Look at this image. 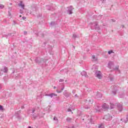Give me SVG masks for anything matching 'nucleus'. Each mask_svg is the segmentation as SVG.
Here are the masks:
<instances>
[{"label":"nucleus","mask_w":128,"mask_h":128,"mask_svg":"<svg viewBox=\"0 0 128 128\" xmlns=\"http://www.w3.org/2000/svg\"><path fill=\"white\" fill-rule=\"evenodd\" d=\"M47 10H52V7L48 8Z\"/></svg>","instance_id":"obj_38"},{"label":"nucleus","mask_w":128,"mask_h":128,"mask_svg":"<svg viewBox=\"0 0 128 128\" xmlns=\"http://www.w3.org/2000/svg\"><path fill=\"white\" fill-rule=\"evenodd\" d=\"M68 128H74V125H72L71 126H69Z\"/></svg>","instance_id":"obj_30"},{"label":"nucleus","mask_w":128,"mask_h":128,"mask_svg":"<svg viewBox=\"0 0 128 128\" xmlns=\"http://www.w3.org/2000/svg\"><path fill=\"white\" fill-rule=\"evenodd\" d=\"M114 66V62H110L108 63V68H109L110 70H118V68H120L119 66H116V67Z\"/></svg>","instance_id":"obj_2"},{"label":"nucleus","mask_w":128,"mask_h":128,"mask_svg":"<svg viewBox=\"0 0 128 128\" xmlns=\"http://www.w3.org/2000/svg\"><path fill=\"white\" fill-rule=\"evenodd\" d=\"M50 6H47V8H48Z\"/></svg>","instance_id":"obj_56"},{"label":"nucleus","mask_w":128,"mask_h":128,"mask_svg":"<svg viewBox=\"0 0 128 128\" xmlns=\"http://www.w3.org/2000/svg\"><path fill=\"white\" fill-rule=\"evenodd\" d=\"M54 88H56V86H54Z\"/></svg>","instance_id":"obj_53"},{"label":"nucleus","mask_w":128,"mask_h":128,"mask_svg":"<svg viewBox=\"0 0 128 128\" xmlns=\"http://www.w3.org/2000/svg\"><path fill=\"white\" fill-rule=\"evenodd\" d=\"M92 60H94L96 58V56H94V55H92Z\"/></svg>","instance_id":"obj_37"},{"label":"nucleus","mask_w":128,"mask_h":128,"mask_svg":"<svg viewBox=\"0 0 128 128\" xmlns=\"http://www.w3.org/2000/svg\"><path fill=\"white\" fill-rule=\"evenodd\" d=\"M73 94H76V90H73L72 92Z\"/></svg>","instance_id":"obj_41"},{"label":"nucleus","mask_w":128,"mask_h":128,"mask_svg":"<svg viewBox=\"0 0 128 128\" xmlns=\"http://www.w3.org/2000/svg\"><path fill=\"white\" fill-rule=\"evenodd\" d=\"M106 0H100L101 2H102V4H104V2H106Z\"/></svg>","instance_id":"obj_35"},{"label":"nucleus","mask_w":128,"mask_h":128,"mask_svg":"<svg viewBox=\"0 0 128 128\" xmlns=\"http://www.w3.org/2000/svg\"><path fill=\"white\" fill-rule=\"evenodd\" d=\"M114 124L115 126H117L118 124H120V122L118 121V119H116V120H114Z\"/></svg>","instance_id":"obj_15"},{"label":"nucleus","mask_w":128,"mask_h":128,"mask_svg":"<svg viewBox=\"0 0 128 128\" xmlns=\"http://www.w3.org/2000/svg\"><path fill=\"white\" fill-rule=\"evenodd\" d=\"M114 51H112V50L108 52V54H114Z\"/></svg>","instance_id":"obj_27"},{"label":"nucleus","mask_w":128,"mask_h":128,"mask_svg":"<svg viewBox=\"0 0 128 128\" xmlns=\"http://www.w3.org/2000/svg\"><path fill=\"white\" fill-rule=\"evenodd\" d=\"M64 96L66 98H68V96H70V93H68V92H66V90H65L64 92Z\"/></svg>","instance_id":"obj_8"},{"label":"nucleus","mask_w":128,"mask_h":128,"mask_svg":"<svg viewBox=\"0 0 128 128\" xmlns=\"http://www.w3.org/2000/svg\"><path fill=\"white\" fill-rule=\"evenodd\" d=\"M22 20H26V16H22Z\"/></svg>","instance_id":"obj_39"},{"label":"nucleus","mask_w":128,"mask_h":128,"mask_svg":"<svg viewBox=\"0 0 128 128\" xmlns=\"http://www.w3.org/2000/svg\"><path fill=\"white\" fill-rule=\"evenodd\" d=\"M85 108H86V110H88V108H90V107L86 106V107H85Z\"/></svg>","instance_id":"obj_46"},{"label":"nucleus","mask_w":128,"mask_h":128,"mask_svg":"<svg viewBox=\"0 0 128 128\" xmlns=\"http://www.w3.org/2000/svg\"><path fill=\"white\" fill-rule=\"evenodd\" d=\"M112 94L114 96H116V90L112 91Z\"/></svg>","instance_id":"obj_25"},{"label":"nucleus","mask_w":128,"mask_h":128,"mask_svg":"<svg viewBox=\"0 0 128 128\" xmlns=\"http://www.w3.org/2000/svg\"><path fill=\"white\" fill-rule=\"evenodd\" d=\"M73 48L74 49L76 48V46H73Z\"/></svg>","instance_id":"obj_51"},{"label":"nucleus","mask_w":128,"mask_h":128,"mask_svg":"<svg viewBox=\"0 0 128 128\" xmlns=\"http://www.w3.org/2000/svg\"><path fill=\"white\" fill-rule=\"evenodd\" d=\"M54 120H56L57 122H58V120L56 118V117L54 116L53 118Z\"/></svg>","instance_id":"obj_28"},{"label":"nucleus","mask_w":128,"mask_h":128,"mask_svg":"<svg viewBox=\"0 0 128 128\" xmlns=\"http://www.w3.org/2000/svg\"><path fill=\"white\" fill-rule=\"evenodd\" d=\"M46 96H50L51 98H54V96H56L58 94L54 93H51L50 94H46Z\"/></svg>","instance_id":"obj_7"},{"label":"nucleus","mask_w":128,"mask_h":128,"mask_svg":"<svg viewBox=\"0 0 128 128\" xmlns=\"http://www.w3.org/2000/svg\"><path fill=\"white\" fill-rule=\"evenodd\" d=\"M20 14H24V11L22 10H20Z\"/></svg>","instance_id":"obj_36"},{"label":"nucleus","mask_w":128,"mask_h":128,"mask_svg":"<svg viewBox=\"0 0 128 128\" xmlns=\"http://www.w3.org/2000/svg\"><path fill=\"white\" fill-rule=\"evenodd\" d=\"M65 82H67V80H66Z\"/></svg>","instance_id":"obj_58"},{"label":"nucleus","mask_w":128,"mask_h":128,"mask_svg":"<svg viewBox=\"0 0 128 128\" xmlns=\"http://www.w3.org/2000/svg\"><path fill=\"white\" fill-rule=\"evenodd\" d=\"M110 109L112 110V108H114V104H111L110 106Z\"/></svg>","instance_id":"obj_23"},{"label":"nucleus","mask_w":128,"mask_h":128,"mask_svg":"<svg viewBox=\"0 0 128 128\" xmlns=\"http://www.w3.org/2000/svg\"><path fill=\"white\" fill-rule=\"evenodd\" d=\"M104 118L106 120H111L112 118V116L110 114H108L104 116Z\"/></svg>","instance_id":"obj_5"},{"label":"nucleus","mask_w":128,"mask_h":128,"mask_svg":"<svg viewBox=\"0 0 128 128\" xmlns=\"http://www.w3.org/2000/svg\"><path fill=\"white\" fill-rule=\"evenodd\" d=\"M98 128H104V124H101L98 126Z\"/></svg>","instance_id":"obj_24"},{"label":"nucleus","mask_w":128,"mask_h":128,"mask_svg":"<svg viewBox=\"0 0 128 128\" xmlns=\"http://www.w3.org/2000/svg\"><path fill=\"white\" fill-rule=\"evenodd\" d=\"M54 24V22H51L50 24Z\"/></svg>","instance_id":"obj_49"},{"label":"nucleus","mask_w":128,"mask_h":128,"mask_svg":"<svg viewBox=\"0 0 128 128\" xmlns=\"http://www.w3.org/2000/svg\"><path fill=\"white\" fill-rule=\"evenodd\" d=\"M10 6H12V4L10 3Z\"/></svg>","instance_id":"obj_50"},{"label":"nucleus","mask_w":128,"mask_h":128,"mask_svg":"<svg viewBox=\"0 0 128 128\" xmlns=\"http://www.w3.org/2000/svg\"><path fill=\"white\" fill-rule=\"evenodd\" d=\"M68 112H72V109L68 108Z\"/></svg>","instance_id":"obj_45"},{"label":"nucleus","mask_w":128,"mask_h":128,"mask_svg":"<svg viewBox=\"0 0 128 128\" xmlns=\"http://www.w3.org/2000/svg\"><path fill=\"white\" fill-rule=\"evenodd\" d=\"M4 8V6L2 5V4H0V8L2 10Z\"/></svg>","instance_id":"obj_26"},{"label":"nucleus","mask_w":128,"mask_h":128,"mask_svg":"<svg viewBox=\"0 0 128 128\" xmlns=\"http://www.w3.org/2000/svg\"><path fill=\"white\" fill-rule=\"evenodd\" d=\"M44 44H46V42H44Z\"/></svg>","instance_id":"obj_57"},{"label":"nucleus","mask_w":128,"mask_h":128,"mask_svg":"<svg viewBox=\"0 0 128 128\" xmlns=\"http://www.w3.org/2000/svg\"><path fill=\"white\" fill-rule=\"evenodd\" d=\"M90 24L91 26L92 30H100V25H98V21H96L93 22H90Z\"/></svg>","instance_id":"obj_1"},{"label":"nucleus","mask_w":128,"mask_h":128,"mask_svg":"<svg viewBox=\"0 0 128 128\" xmlns=\"http://www.w3.org/2000/svg\"><path fill=\"white\" fill-rule=\"evenodd\" d=\"M21 108L22 109V108H24V106H21Z\"/></svg>","instance_id":"obj_47"},{"label":"nucleus","mask_w":128,"mask_h":128,"mask_svg":"<svg viewBox=\"0 0 128 128\" xmlns=\"http://www.w3.org/2000/svg\"><path fill=\"white\" fill-rule=\"evenodd\" d=\"M120 120H121V121L122 120V118H121V119H120Z\"/></svg>","instance_id":"obj_55"},{"label":"nucleus","mask_w":128,"mask_h":128,"mask_svg":"<svg viewBox=\"0 0 128 128\" xmlns=\"http://www.w3.org/2000/svg\"><path fill=\"white\" fill-rule=\"evenodd\" d=\"M117 108L120 112H122V104H118L117 105Z\"/></svg>","instance_id":"obj_11"},{"label":"nucleus","mask_w":128,"mask_h":128,"mask_svg":"<svg viewBox=\"0 0 128 128\" xmlns=\"http://www.w3.org/2000/svg\"><path fill=\"white\" fill-rule=\"evenodd\" d=\"M64 86H63L62 88H61V91L62 92V90H64Z\"/></svg>","instance_id":"obj_44"},{"label":"nucleus","mask_w":128,"mask_h":128,"mask_svg":"<svg viewBox=\"0 0 128 128\" xmlns=\"http://www.w3.org/2000/svg\"><path fill=\"white\" fill-rule=\"evenodd\" d=\"M20 18H22V15H20Z\"/></svg>","instance_id":"obj_52"},{"label":"nucleus","mask_w":128,"mask_h":128,"mask_svg":"<svg viewBox=\"0 0 128 128\" xmlns=\"http://www.w3.org/2000/svg\"><path fill=\"white\" fill-rule=\"evenodd\" d=\"M35 110L34 109H32V114H34V112H35Z\"/></svg>","instance_id":"obj_43"},{"label":"nucleus","mask_w":128,"mask_h":128,"mask_svg":"<svg viewBox=\"0 0 128 128\" xmlns=\"http://www.w3.org/2000/svg\"><path fill=\"white\" fill-rule=\"evenodd\" d=\"M86 102L90 104H92V102H94V100L92 98H88L86 100Z\"/></svg>","instance_id":"obj_9"},{"label":"nucleus","mask_w":128,"mask_h":128,"mask_svg":"<svg viewBox=\"0 0 128 128\" xmlns=\"http://www.w3.org/2000/svg\"><path fill=\"white\" fill-rule=\"evenodd\" d=\"M102 18V15H99L98 16L96 17V20H101Z\"/></svg>","instance_id":"obj_21"},{"label":"nucleus","mask_w":128,"mask_h":128,"mask_svg":"<svg viewBox=\"0 0 128 128\" xmlns=\"http://www.w3.org/2000/svg\"><path fill=\"white\" fill-rule=\"evenodd\" d=\"M102 108L104 110H108V104H106V103L103 104V105L102 106Z\"/></svg>","instance_id":"obj_14"},{"label":"nucleus","mask_w":128,"mask_h":128,"mask_svg":"<svg viewBox=\"0 0 128 128\" xmlns=\"http://www.w3.org/2000/svg\"><path fill=\"white\" fill-rule=\"evenodd\" d=\"M95 76H96V78H99V80H102V72L100 71H97L95 72Z\"/></svg>","instance_id":"obj_4"},{"label":"nucleus","mask_w":128,"mask_h":128,"mask_svg":"<svg viewBox=\"0 0 128 128\" xmlns=\"http://www.w3.org/2000/svg\"><path fill=\"white\" fill-rule=\"evenodd\" d=\"M67 14H74V12H72V10H74V7L72 6H70L68 7L67 8Z\"/></svg>","instance_id":"obj_3"},{"label":"nucleus","mask_w":128,"mask_h":128,"mask_svg":"<svg viewBox=\"0 0 128 128\" xmlns=\"http://www.w3.org/2000/svg\"><path fill=\"white\" fill-rule=\"evenodd\" d=\"M64 79H60L59 82H64Z\"/></svg>","instance_id":"obj_31"},{"label":"nucleus","mask_w":128,"mask_h":128,"mask_svg":"<svg viewBox=\"0 0 128 128\" xmlns=\"http://www.w3.org/2000/svg\"><path fill=\"white\" fill-rule=\"evenodd\" d=\"M2 70H3L4 72H5V73L8 72V68L4 67V69H3Z\"/></svg>","instance_id":"obj_20"},{"label":"nucleus","mask_w":128,"mask_h":128,"mask_svg":"<svg viewBox=\"0 0 128 128\" xmlns=\"http://www.w3.org/2000/svg\"><path fill=\"white\" fill-rule=\"evenodd\" d=\"M2 72H4V70H1L0 71V76H2L3 74Z\"/></svg>","instance_id":"obj_29"},{"label":"nucleus","mask_w":128,"mask_h":128,"mask_svg":"<svg viewBox=\"0 0 128 128\" xmlns=\"http://www.w3.org/2000/svg\"><path fill=\"white\" fill-rule=\"evenodd\" d=\"M73 38H78V36L76 34H74Z\"/></svg>","instance_id":"obj_32"},{"label":"nucleus","mask_w":128,"mask_h":128,"mask_svg":"<svg viewBox=\"0 0 128 128\" xmlns=\"http://www.w3.org/2000/svg\"><path fill=\"white\" fill-rule=\"evenodd\" d=\"M124 96V93H121L119 94V98H122Z\"/></svg>","instance_id":"obj_18"},{"label":"nucleus","mask_w":128,"mask_h":128,"mask_svg":"<svg viewBox=\"0 0 128 128\" xmlns=\"http://www.w3.org/2000/svg\"><path fill=\"white\" fill-rule=\"evenodd\" d=\"M97 98H102V95L100 92H98L96 94Z\"/></svg>","instance_id":"obj_16"},{"label":"nucleus","mask_w":128,"mask_h":128,"mask_svg":"<svg viewBox=\"0 0 128 128\" xmlns=\"http://www.w3.org/2000/svg\"><path fill=\"white\" fill-rule=\"evenodd\" d=\"M42 60L38 57L36 58L35 59V62L36 64H40Z\"/></svg>","instance_id":"obj_6"},{"label":"nucleus","mask_w":128,"mask_h":128,"mask_svg":"<svg viewBox=\"0 0 128 128\" xmlns=\"http://www.w3.org/2000/svg\"><path fill=\"white\" fill-rule=\"evenodd\" d=\"M75 97H76V98H78V94H75Z\"/></svg>","instance_id":"obj_48"},{"label":"nucleus","mask_w":128,"mask_h":128,"mask_svg":"<svg viewBox=\"0 0 128 128\" xmlns=\"http://www.w3.org/2000/svg\"><path fill=\"white\" fill-rule=\"evenodd\" d=\"M18 6H20L22 10H24V4H22V1L18 4Z\"/></svg>","instance_id":"obj_13"},{"label":"nucleus","mask_w":128,"mask_h":128,"mask_svg":"<svg viewBox=\"0 0 128 128\" xmlns=\"http://www.w3.org/2000/svg\"><path fill=\"white\" fill-rule=\"evenodd\" d=\"M2 108H4L2 106H0V110H2Z\"/></svg>","instance_id":"obj_40"},{"label":"nucleus","mask_w":128,"mask_h":128,"mask_svg":"<svg viewBox=\"0 0 128 128\" xmlns=\"http://www.w3.org/2000/svg\"><path fill=\"white\" fill-rule=\"evenodd\" d=\"M124 124H126V122H128V114L126 118V120H125L124 121Z\"/></svg>","instance_id":"obj_22"},{"label":"nucleus","mask_w":128,"mask_h":128,"mask_svg":"<svg viewBox=\"0 0 128 128\" xmlns=\"http://www.w3.org/2000/svg\"><path fill=\"white\" fill-rule=\"evenodd\" d=\"M110 80L112 81L114 80V78L112 77L110 78Z\"/></svg>","instance_id":"obj_42"},{"label":"nucleus","mask_w":128,"mask_h":128,"mask_svg":"<svg viewBox=\"0 0 128 128\" xmlns=\"http://www.w3.org/2000/svg\"><path fill=\"white\" fill-rule=\"evenodd\" d=\"M24 34L25 36H26V34H28V32H26V31H24Z\"/></svg>","instance_id":"obj_33"},{"label":"nucleus","mask_w":128,"mask_h":128,"mask_svg":"<svg viewBox=\"0 0 128 128\" xmlns=\"http://www.w3.org/2000/svg\"><path fill=\"white\" fill-rule=\"evenodd\" d=\"M81 74L82 76H85V78H88V74L85 71H82L81 72Z\"/></svg>","instance_id":"obj_12"},{"label":"nucleus","mask_w":128,"mask_h":128,"mask_svg":"<svg viewBox=\"0 0 128 128\" xmlns=\"http://www.w3.org/2000/svg\"><path fill=\"white\" fill-rule=\"evenodd\" d=\"M61 72H62V74H68V69H64L63 70H62Z\"/></svg>","instance_id":"obj_10"},{"label":"nucleus","mask_w":128,"mask_h":128,"mask_svg":"<svg viewBox=\"0 0 128 128\" xmlns=\"http://www.w3.org/2000/svg\"><path fill=\"white\" fill-rule=\"evenodd\" d=\"M62 92V90H56V92L58 93V94H60V92Z\"/></svg>","instance_id":"obj_34"},{"label":"nucleus","mask_w":128,"mask_h":128,"mask_svg":"<svg viewBox=\"0 0 128 128\" xmlns=\"http://www.w3.org/2000/svg\"><path fill=\"white\" fill-rule=\"evenodd\" d=\"M4 78H6V77H4V80H5Z\"/></svg>","instance_id":"obj_54"},{"label":"nucleus","mask_w":128,"mask_h":128,"mask_svg":"<svg viewBox=\"0 0 128 128\" xmlns=\"http://www.w3.org/2000/svg\"><path fill=\"white\" fill-rule=\"evenodd\" d=\"M96 112H100V107L99 106H97L96 108H95Z\"/></svg>","instance_id":"obj_19"},{"label":"nucleus","mask_w":128,"mask_h":128,"mask_svg":"<svg viewBox=\"0 0 128 128\" xmlns=\"http://www.w3.org/2000/svg\"><path fill=\"white\" fill-rule=\"evenodd\" d=\"M66 120L68 122H72V119L70 117H68L66 119Z\"/></svg>","instance_id":"obj_17"}]
</instances>
